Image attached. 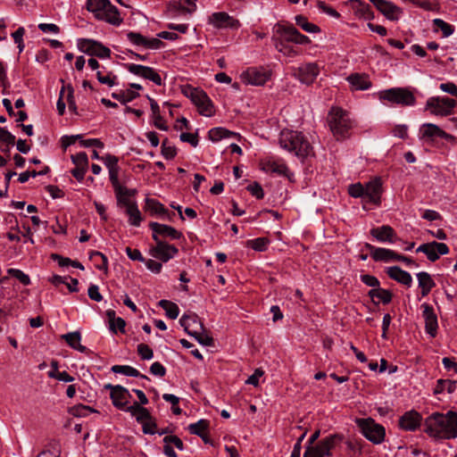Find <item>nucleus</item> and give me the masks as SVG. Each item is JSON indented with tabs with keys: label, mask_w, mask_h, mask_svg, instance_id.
Returning a JSON list of instances; mask_svg holds the SVG:
<instances>
[{
	"label": "nucleus",
	"mask_w": 457,
	"mask_h": 457,
	"mask_svg": "<svg viewBox=\"0 0 457 457\" xmlns=\"http://www.w3.org/2000/svg\"><path fill=\"white\" fill-rule=\"evenodd\" d=\"M201 115L210 117L214 113L213 104L204 90H200L192 102Z\"/></svg>",
	"instance_id": "23"
},
{
	"label": "nucleus",
	"mask_w": 457,
	"mask_h": 457,
	"mask_svg": "<svg viewBox=\"0 0 457 457\" xmlns=\"http://www.w3.org/2000/svg\"><path fill=\"white\" fill-rule=\"evenodd\" d=\"M236 135L235 132L229 131L224 128H213L208 132L209 139L213 142L220 141L222 138L235 137Z\"/></svg>",
	"instance_id": "42"
},
{
	"label": "nucleus",
	"mask_w": 457,
	"mask_h": 457,
	"mask_svg": "<svg viewBox=\"0 0 457 457\" xmlns=\"http://www.w3.org/2000/svg\"><path fill=\"white\" fill-rule=\"evenodd\" d=\"M288 42H287L284 38H275L274 39V46L275 48L282 53L285 55L287 56H295L297 54V51H295L292 46L287 45Z\"/></svg>",
	"instance_id": "49"
},
{
	"label": "nucleus",
	"mask_w": 457,
	"mask_h": 457,
	"mask_svg": "<svg viewBox=\"0 0 457 457\" xmlns=\"http://www.w3.org/2000/svg\"><path fill=\"white\" fill-rule=\"evenodd\" d=\"M279 145L285 150L294 153L299 158H305L312 147L302 132L284 129L279 135Z\"/></svg>",
	"instance_id": "2"
},
{
	"label": "nucleus",
	"mask_w": 457,
	"mask_h": 457,
	"mask_svg": "<svg viewBox=\"0 0 457 457\" xmlns=\"http://www.w3.org/2000/svg\"><path fill=\"white\" fill-rule=\"evenodd\" d=\"M422 416L420 412L411 410L404 412L399 419V428L405 431H415L421 425Z\"/></svg>",
	"instance_id": "18"
},
{
	"label": "nucleus",
	"mask_w": 457,
	"mask_h": 457,
	"mask_svg": "<svg viewBox=\"0 0 457 457\" xmlns=\"http://www.w3.org/2000/svg\"><path fill=\"white\" fill-rule=\"evenodd\" d=\"M101 160L104 162V165L109 170V178L111 183H116L119 181V171L120 167L118 165L119 159L115 155L106 154L105 156L101 157Z\"/></svg>",
	"instance_id": "30"
},
{
	"label": "nucleus",
	"mask_w": 457,
	"mask_h": 457,
	"mask_svg": "<svg viewBox=\"0 0 457 457\" xmlns=\"http://www.w3.org/2000/svg\"><path fill=\"white\" fill-rule=\"evenodd\" d=\"M382 194V181L380 178H375L364 186V204H380Z\"/></svg>",
	"instance_id": "14"
},
{
	"label": "nucleus",
	"mask_w": 457,
	"mask_h": 457,
	"mask_svg": "<svg viewBox=\"0 0 457 457\" xmlns=\"http://www.w3.org/2000/svg\"><path fill=\"white\" fill-rule=\"evenodd\" d=\"M361 280L368 287H371L373 288L380 287V282L375 276L370 274L361 275Z\"/></svg>",
	"instance_id": "62"
},
{
	"label": "nucleus",
	"mask_w": 457,
	"mask_h": 457,
	"mask_svg": "<svg viewBox=\"0 0 457 457\" xmlns=\"http://www.w3.org/2000/svg\"><path fill=\"white\" fill-rule=\"evenodd\" d=\"M187 334L195 338V340L205 346H211L213 345V338L210 337L204 328V330L193 329L191 332L187 331Z\"/></svg>",
	"instance_id": "43"
},
{
	"label": "nucleus",
	"mask_w": 457,
	"mask_h": 457,
	"mask_svg": "<svg viewBox=\"0 0 457 457\" xmlns=\"http://www.w3.org/2000/svg\"><path fill=\"white\" fill-rule=\"evenodd\" d=\"M90 259L94 262H97L98 259L101 260V262H97L96 263V268L99 270H104V271H107L108 270V259L107 257L98 252V251H95V252H92L90 253Z\"/></svg>",
	"instance_id": "52"
},
{
	"label": "nucleus",
	"mask_w": 457,
	"mask_h": 457,
	"mask_svg": "<svg viewBox=\"0 0 457 457\" xmlns=\"http://www.w3.org/2000/svg\"><path fill=\"white\" fill-rule=\"evenodd\" d=\"M356 424L365 438L375 445L381 444L386 436L385 428L373 419H357Z\"/></svg>",
	"instance_id": "5"
},
{
	"label": "nucleus",
	"mask_w": 457,
	"mask_h": 457,
	"mask_svg": "<svg viewBox=\"0 0 457 457\" xmlns=\"http://www.w3.org/2000/svg\"><path fill=\"white\" fill-rule=\"evenodd\" d=\"M97 20L104 21L115 26H119L122 22V19L120 16L118 9L112 5L111 2L108 4V6L104 8Z\"/></svg>",
	"instance_id": "31"
},
{
	"label": "nucleus",
	"mask_w": 457,
	"mask_h": 457,
	"mask_svg": "<svg viewBox=\"0 0 457 457\" xmlns=\"http://www.w3.org/2000/svg\"><path fill=\"white\" fill-rule=\"evenodd\" d=\"M381 101L401 106H412L416 103L413 93L408 87H392L378 93Z\"/></svg>",
	"instance_id": "4"
},
{
	"label": "nucleus",
	"mask_w": 457,
	"mask_h": 457,
	"mask_svg": "<svg viewBox=\"0 0 457 457\" xmlns=\"http://www.w3.org/2000/svg\"><path fill=\"white\" fill-rule=\"evenodd\" d=\"M210 422L207 420H200L195 423H192L188 426V431L198 436H202L203 434L209 428Z\"/></svg>",
	"instance_id": "50"
},
{
	"label": "nucleus",
	"mask_w": 457,
	"mask_h": 457,
	"mask_svg": "<svg viewBox=\"0 0 457 457\" xmlns=\"http://www.w3.org/2000/svg\"><path fill=\"white\" fill-rule=\"evenodd\" d=\"M78 48L79 51L91 56L95 55L99 58H109L111 56V50L108 47L104 46L102 43L93 39H79Z\"/></svg>",
	"instance_id": "7"
},
{
	"label": "nucleus",
	"mask_w": 457,
	"mask_h": 457,
	"mask_svg": "<svg viewBox=\"0 0 457 457\" xmlns=\"http://www.w3.org/2000/svg\"><path fill=\"white\" fill-rule=\"evenodd\" d=\"M424 432L428 436L453 439L457 437V412L449 411L445 414L434 412L424 422Z\"/></svg>",
	"instance_id": "1"
},
{
	"label": "nucleus",
	"mask_w": 457,
	"mask_h": 457,
	"mask_svg": "<svg viewBox=\"0 0 457 457\" xmlns=\"http://www.w3.org/2000/svg\"><path fill=\"white\" fill-rule=\"evenodd\" d=\"M417 278L419 282V287L421 289V295L427 296L432 288L436 286L435 281L431 278L430 274L426 271H421L417 273Z\"/></svg>",
	"instance_id": "36"
},
{
	"label": "nucleus",
	"mask_w": 457,
	"mask_h": 457,
	"mask_svg": "<svg viewBox=\"0 0 457 457\" xmlns=\"http://www.w3.org/2000/svg\"><path fill=\"white\" fill-rule=\"evenodd\" d=\"M295 23L297 26H299L301 29H303L304 31L309 32V33H318L320 31V29L319 26H317L314 23L309 22L307 18L303 15L295 16Z\"/></svg>",
	"instance_id": "48"
},
{
	"label": "nucleus",
	"mask_w": 457,
	"mask_h": 457,
	"mask_svg": "<svg viewBox=\"0 0 457 457\" xmlns=\"http://www.w3.org/2000/svg\"><path fill=\"white\" fill-rule=\"evenodd\" d=\"M139 96V94L133 90H127L120 93H112V97L125 104Z\"/></svg>",
	"instance_id": "51"
},
{
	"label": "nucleus",
	"mask_w": 457,
	"mask_h": 457,
	"mask_svg": "<svg viewBox=\"0 0 457 457\" xmlns=\"http://www.w3.org/2000/svg\"><path fill=\"white\" fill-rule=\"evenodd\" d=\"M162 154L167 160H171L177 155L176 147L170 145L168 138H165L162 143Z\"/></svg>",
	"instance_id": "53"
},
{
	"label": "nucleus",
	"mask_w": 457,
	"mask_h": 457,
	"mask_svg": "<svg viewBox=\"0 0 457 457\" xmlns=\"http://www.w3.org/2000/svg\"><path fill=\"white\" fill-rule=\"evenodd\" d=\"M127 69L130 73L145 79L151 80L157 86H161L162 84L160 74L152 67L129 63L127 64Z\"/></svg>",
	"instance_id": "13"
},
{
	"label": "nucleus",
	"mask_w": 457,
	"mask_h": 457,
	"mask_svg": "<svg viewBox=\"0 0 457 457\" xmlns=\"http://www.w3.org/2000/svg\"><path fill=\"white\" fill-rule=\"evenodd\" d=\"M346 79L353 90H367L372 86L369 76L365 73H353Z\"/></svg>",
	"instance_id": "26"
},
{
	"label": "nucleus",
	"mask_w": 457,
	"mask_h": 457,
	"mask_svg": "<svg viewBox=\"0 0 457 457\" xmlns=\"http://www.w3.org/2000/svg\"><path fill=\"white\" fill-rule=\"evenodd\" d=\"M179 323L187 334V331L191 332L193 329L204 330V324L195 313L184 314L180 318Z\"/></svg>",
	"instance_id": "32"
},
{
	"label": "nucleus",
	"mask_w": 457,
	"mask_h": 457,
	"mask_svg": "<svg viewBox=\"0 0 457 457\" xmlns=\"http://www.w3.org/2000/svg\"><path fill=\"white\" fill-rule=\"evenodd\" d=\"M111 370L114 373L149 379L147 376L141 374L137 369L129 365H113Z\"/></svg>",
	"instance_id": "39"
},
{
	"label": "nucleus",
	"mask_w": 457,
	"mask_h": 457,
	"mask_svg": "<svg viewBox=\"0 0 457 457\" xmlns=\"http://www.w3.org/2000/svg\"><path fill=\"white\" fill-rule=\"evenodd\" d=\"M126 213L129 218V222L130 225L135 227H138L140 225L142 221V216L136 203L126 208Z\"/></svg>",
	"instance_id": "45"
},
{
	"label": "nucleus",
	"mask_w": 457,
	"mask_h": 457,
	"mask_svg": "<svg viewBox=\"0 0 457 457\" xmlns=\"http://www.w3.org/2000/svg\"><path fill=\"white\" fill-rule=\"evenodd\" d=\"M456 104V101L453 98L432 96L427 100L426 109L430 110L434 115L448 116L453 112Z\"/></svg>",
	"instance_id": "6"
},
{
	"label": "nucleus",
	"mask_w": 457,
	"mask_h": 457,
	"mask_svg": "<svg viewBox=\"0 0 457 457\" xmlns=\"http://www.w3.org/2000/svg\"><path fill=\"white\" fill-rule=\"evenodd\" d=\"M246 189L257 199H262L264 196L263 189L257 182H253V184L248 185Z\"/></svg>",
	"instance_id": "63"
},
{
	"label": "nucleus",
	"mask_w": 457,
	"mask_h": 457,
	"mask_svg": "<svg viewBox=\"0 0 457 457\" xmlns=\"http://www.w3.org/2000/svg\"><path fill=\"white\" fill-rule=\"evenodd\" d=\"M422 317L425 320V330L431 337H436L438 323L437 317L434 312V308L427 303L421 304Z\"/></svg>",
	"instance_id": "21"
},
{
	"label": "nucleus",
	"mask_w": 457,
	"mask_h": 457,
	"mask_svg": "<svg viewBox=\"0 0 457 457\" xmlns=\"http://www.w3.org/2000/svg\"><path fill=\"white\" fill-rule=\"evenodd\" d=\"M109 0H87V9L88 12H93L97 19L102 12L108 6Z\"/></svg>",
	"instance_id": "41"
},
{
	"label": "nucleus",
	"mask_w": 457,
	"mask_h": 457,
	"mask_svg": "<svg viewBox=\"0 0 457 457\" xmlns=\"http://www.w3.org/2000/svg\"><path fill=\"white\" fill-rule=\"evenodd\" d=\"M142 424V430L144 434L154 435L157 432V424L155 420L152 418V420H148L144 421Z\"/></svg>",
	"instance_id": "64"
},
{
	"label": "nucleus",
	"mask_w": 457,
	"mask_h": 457,
	"mask_svg": "<svg viewBox=\"0 0 457 457\" xmlns=\"http://www.w3.org/2000/svg\"><path fill=\"white\" fill-rule=\"evenodd\" d=\"M15 143V137L4 128H0V145L12 146Z\"/></svg>",
	"instance_id": "56"
},
{
	"label": "nucleus",
	"mask_w": 457,
	"mask_h": 457,
	"mask_svg": "<svg viewBox=\"0 0 457 457\" xmlns=\"http://www.w3.org/2000/svg\"><path fill=\"white\" fill-rule=\"evenodd\" d=\"M104 387L110 390V397L114 407L119 410H124L129 403V399L131 397L129 391L120 385L112 386L107 384Z\"/></svg>",
	"instance_id": "12"
},
{
	"label": "nucleus",
	"mask_w": 457,
	"mask_h": 457,
	"mask_svg": "<svg viewBox=\"0 0 457 457\" xmlns=\"http://www.w3.org/2000/svg\"><path fill=\"white\" fill-rule=\"evenodd\" d=\"M386 274L388 277L400 284H403L408 287L411 286L412 278L411 274L403 270H402L399 266H392L387 268Z\"/></svg>",
	"instance_id": "27"
},
{
	"label": "nucleus",
	"mask_w": 457,
	"mask_h": 457,
	"mask_svg": "<svg viewBox=\"0 0 457 457\" xmlns=\"http://www.w3.org/2000/svg\"><path fill=\"white\" fill-rule=\"evenodd\" d=\"M96 78L100 83L105 84L109 87L114 86L117 79V77L112 72H109L107 75H103L101 71L96 72Z\"/></svg>",
	"instance_id": "59"
},
{
	"label": "nucleus",
	"mask_w": 457,
	"mask_h": 457,
	"mask_svg": "<svg viewBox=\"0 0 457 457\" xmlns=\"http://www.w3.org/2000/svg\"><path fill=\"white\" fill-rule=\"evenodd\" d=\"M62 338L65 340L69 346L80 353L87 354H89L91 353V351L88 348L80 345L81 335L79 331L70 332L65 335H62Z\"/></svg>",
	"instance_id": "33"
},
{
	"label": "nucleus",
	"mask_w": 457,
	"mask_h": 457,
	"mask_svg": "<svg viewBox=\"0 0 457 457\" xmlns=\"http://www.w3.org/2000/svg\"><path fill=\"white\" fill-rule=\"evenodd\" d=\"M433 26L434 31L441 30L444 37H450L454 32L453 25L439 18L433 20Z\"/></svg>",
	"instance_id": "46"
},
{
	"label": "nucleus",
	"mask_w": 457,
	"mask_h": 457,
	"mask_svg": "<svg viewBox=\"0 0 457 457\" xmlns=\"http://www.w3.org/2000/svg\"><path fill=\"white\" fill-rule=\"evenodd\" d=\"M158 304L165 311L170 319L175 320L179 316V309L176 303L168 300H161Z\"/></svg>",
	"instance_id": "47"
},
{
	"label": "nucleus",
	"mask_w": 457,
	"mask_h": 457,
	"mask_svg": "<svg viewBox=\"0 0 457 457\" xmlns=\"http://www.w3.org/2000/svg\"><path fill=\"white\" fill-rule=\"evenodd\" d=\"M170 12L193 13L196 10V4L190 0H179L169 2L167 5Z\"/></svg>",
	"instance_id": "29"
},
{
	"label": "nucleus",
	"mask_w": 457,
	"mask_h": 457,
	"mask_svg": "<svg viewBox=\"0 0 457 457\" xmlns=\"http://www.w3.org/2000/svg\"><path fill=\"white\" fill-rule=\"evenodd\" d=\"M328 123L331 132L337 140L348 137L352 123L347 113L343 109L333 107L328 112Z\"/></svg>",
	"instance_id": "3"
},
{
	"label": "nucleus",
	"mask_w": 457,
	"mask_h": 457,
	"mask_svg": "<svg viewBox=\"0 0 457 457\" xmlns=\"http://www.w3.org/2000/svg\"><path fill=\"white\" fill-rule=\"evenodd\" d=\"M449 251V247L446 244L438 243L436 241L422 244L416 250L418 253H425L427 258L432 262L437 261L440 255L447 254Z\"/></svg>",
	"instance_id": "10"
},
{
	"label": "nucleus",
	"mask_w": 457,
	"mask_h": 457,
	"mask_svg": "<svg viewBox=\"0 0 457 457\" xmlns=\"http://www.w3.org/2000/svg\"><path fill=\"white\" fill-rule=\"evenodd\" d=\"M271 76L270 71L263 67H250L243 74V80L251 85L262 86Z\"/></svg>",
	"instance_id": "8"
},
{
	"label": "nucleus",
	"mask_w": 457,
	"mask_h": 457,
	"mask_svg": "<svg viewBox=\"0 0 457 457\" xmlns=\"http://www.w3.org/2000/svg\"><path fill=\"white\" fill-rule=\"evenodd\" d=\"M422 137L428 138H448L449 135L440 129L437 125L433 123H425L421 129Z\"/></svg>",
	"instance_id": "35"
},
{
	"label": "nucleus",
	"mask_w": 457,
	"mask_h": 457,
	"mask_svg": "<svg viewBox=\"0 0 457 457\" xmlns=\"http://www.w3.org/2000/svg\"><path fill=\"white\" fill-rule=\"evenodd\" d=\"M457 388V380H450V379H438L436 381V386L434 389V394H441L445 390H446L449 394H453L455 392Z\"/></svg>",
	"instance_id": "40"
},
{
	"label": "nucleus",
	"mask_w": 457,
	"mask_h": 457,
	"mask_svg": "<svg viewBox=\"0 0 457 457\" xmlns=\"http://www.w3.org/2000/svg\"><path fill=\"white\" fill-rule=\"evenodd\" d=\"M145 210L150 212L152 215L160 214L166 215L169 220H171V216L170 215L168 210L164 207L162 204H161L158 200L154 198H146L145 199Z\"/></svg>",
	"instance_id": "37"
},
{
	"label": "nucleus",
	"mask_w": 457,
	"mask_h": 457,
	"mask_svg": "<svg viewBox=\"0 0 457 457\" xmlns=\"http://www.w3.org/2000/svg\"><path fill=\"white\" fill-rule=\"evenodd\" d=\"M137 353L142 360H151L154 357L153 350L145 344H139L137 345Z\"/></svg>",
	"instance_id": "60"
},
{
	"label": "nucleus",
	"mask_w": 457,
	"mask_h": 457,
	"mask_svg": "<svg viewBox=\"0 0 457 457\" xmlns=\"http://www.w3.org/2000/svg\"><path fill=\"white\" fill-rule=\"evenodd\" d=\"M210 21L218 29H238L240 27L238 20L224 12L212 13L210 17Z\"/></svg>",
	"instance_id": "20"
},
{
	"label": "nucleus",
	"mask_w": 457,
	"mask_h": 457,
	"mask_svg": "<svg viewBox=\"0 0 457 457\" xmlns=\"http://www.w3.org/2000/svg\"><path fill=\"white\" fill-rule=\"evenodd\" d=\"M278 32L284 35L287 42H293L299 45H307L311 42L307 36L300 33L293 25L279 26Z\"/></svg>",
	"instance_id": "22"
},
{
	"label": "nucleus",
	"mask_w": 457,
	"mask_h": 457,
	"mask_svg": "<svg viewBox=\"0 0 457 457\" xmlns=\"http://www.w3.org/2000/svg\"><path fill=\"white\" fill-rule=\"evenodd\" d=\"M370 234L379 242L394 243L396 238L394 228L388 225L374 228L370 230Z\"/></svg>",
	"instance_id": "28"
},
{
	"label": "nucleus",
	"mask_w": 457,
	"mask_h": 457,
	"mask_svg": "<svg viewBox=\"0 0 457 457\" xmlns=\"http://www.w3.org/2000/svg\"><path fill=\"white\" fill-rule=\"evenodd\" d=\"M154 242L156 245L150 248L149 253L153 257L162 261V262H169L179 253V249L173 245H170L165 241Z\"/></svg>",
	"instance_id": "11"
},
{
	"label": "nucleus",
	"mask_w": 457,
	"mask_h": 457,
	"mask_svg": "<svg viewBox=\"0 0 457 457\" xmlns=\"http://www.w3.org/2000/svg\"><path fill=\"white\" fill-rule=\"evenodd\" d=\"M386 19L390 21H398L403 12L402 9L386 0H369Z\"/></svg>",
	"instance_id": "16"
},
{
	"label": "nucleus",
	"mask_w": 457,
	"mask_h": 457,
	"mask_svg": "<svg viewBox=\"0 0 457 457\" xmlns=\"http://www.w3.org/2000/svg\"><path fill=\"white\" fill-rule=\"evenodd\" d=\"M335 436H327L314 446L322 457L331 455V450L335 446Z\"/></svg>",
	"instance_id": "38"
},
{
	"label": "nucleus",
	"mask_w": 457,
	"mask_h": 457,
	"mask_svg": "<svg viewBox=\"0 0 457 457\" xmlns=\"http://www.w3.org/2000/svg\"><path fill=\"white\" fill-rule=\"evenodd\" d=\"M112 186L113 187L119 207L128 208V206L135 204V202L130 201L129 198L137 195V189L122 187L120 184V181L112 183Z\"/></svg>",
	"instance_id": "19"
},
{
	"label": "nucleus",
	"mask_w": 457,
	"mask_h": 457,
	"mask_svg": "<svg viewBox=\"0 0 457 457\" xmlns=\"http://www.w3.org/2000/svg\"><path fill=\"white\" fill-rule=\"evenodd\" d=\"M368 295L371 298L374 304L378 305L380 302L387 304L392 301L393 294L381 287L372 288L369 291Z\"/></svg>",
	"instance_id": "34"
},
{
	"label": "nucleus",
	"mask_w": 457,
	"mask_h": 457,
	"mask_svg": "<svg viewBox=\"0 0 457 457\" xmlns=\"http://www.w3.org/2000/svg\"><path fill=\"white\" fill-rule=\"evenodd\" d=\"M348 193L353 197H361L364 202V186L361 183L351 185L349 187Z\"/></svg>",
	"instance_id": "61"
},
{
	"label": "nucleus",
	"mask_w": 457,
	"mask_h": 457,
	"mask_svg": "<svg viewBox=\"0 0 457 457\" xmlns=\"http://www.w3.org/2000/svg\"><path fill=\"white\" fill-rule=\"evenodd\" d=\"M71 161L76 167H88V158L85 152H80L75 155H71Z\"/></svg>",
	"instance_id": "58"
},
{
	"label": "nucleus",
	"mask_w": 457,
	"mask_h": 457,
	"mask_svg": "<svg viewBox=\"0 0 457 457\" xmlns=\"http://www.w3.org/2000/svg\"><path fill=\"white\" fill-rule=\"evenodd\" d=\"M320 73L317 63L309 62L301 65L295 71L294 75L303 84L310 85L313 83Z\"/></svg>",
	"instance_id": "17"
},
{
	"label": "nucleus",
	"mask_w": 457,
	"mask_h": 457,
	"mask_svg": "<svg viewBox=\"0 0 457 457\" xmlns=\"http://www.w3.org/2000/svg\"><path fill=\"white\" fill-rule=\"evenodd\" d=\"M149 228L153 232L152 237L154 241H162L161 237L173 240L183 237V234L180 231L169 225L152 221L149 223Z\"/></svg>",
	"instance_id": "9"
},
{
	"label": "nucleus",
	"mask_w": 457,
	"mask_h": 457,
	"mask_svg": "<svg viewBox=\"0 0 457 457\" xmlns=\"http://www.w3.org/2000/svg\"><path fill=\"white\" fill-rule=\"evenodd\" d=\"M374 253L372 254V259L375 262H388L390 261H394V255H395V252L390 249L378 247L377 250H374Z\"/></svg>",
	"instance_id": "44"
},
{
	"label": "nucleus",
	"mask_w": 457,
	"mask_h": 457,
	"mask_svg": "<svg viewBox=\"0 0 457 457\" xmlns=\"http://www.w3.org/2000/svg\"><path fill=\"white\" fill-rule=\"evenodd\" d=\"M127 38L131 44L145 49H160L164 46V43L159 38H147L142 34L134 31L127 33Z\"/></svg>",
	"instance_id": "15"
},
{
	"label": "nucleus",
	"mask_w": 457,
	"mask_h": 457,
	"mask_svg": "<svg viewBox=\"0 0 457 457\" xmlns=\"http://www.w3.org/2000/svg\"><path fill=\"white\" fill-rule=\"evenodd\" d=\"M261 168L266 173H275L280 176H287L288 168L281 160L267 159L262 161Z\"/></svg>",
	"instance_id": "25"
},
{
	"label": "nucleus",
	"mask_w": 457,
	"mask_h": 457,
	"mask_svg": "<svg viewBox=\"0 0 457 457\" xmlns=\"http://www.w3.org/2000/svg\"><path fill=\"white\" fill-rule=\"evenodd\" d=\"M7 273L18 279L24 286L30 284L29 277L21 270L11 268L7 270Z\"/></svg>",
	"instance_id": "55"
},
{
	"label": "nucleus",
	"mask_w": 457,
	"mask_h": 457,
	"mask_svg": "<svg viewBox=\"0 0 457 457\" xmlns=\"http://www.w3.org/2000/svg\"><path fill=\"white\" fill-rule=\"evenodd\" d=\"M93 412H96V410L84 404L75 405L71 410V413L76 417H86Z\"/></svg>",
	"instance_id": "54"
},
{
	"label": "nucleus",
	"mask_w": 457,
	"mask_h": 457,
	"mask_svg": "<svg viewBox=\"0 0 457 457\" xmlns=\"http://www.w3.org/2000/svg\"><path fill=\"white\" fill-rule=\"evenodd\" d=\"M269 240L265 237H258L248 242V245L255 251L262 252L267 249Z\"/></svg>",
	"instance_id": "57"
},
{
	"label": "nucleus",
	"mask_w": 457,
	"mask_h": 457,
	"mask_svg": "<svg viewBox=\"0 0 457 457\" xmlns=\"http://www.w3.org/2000/svg\"><path fill=\"white\" fill-rule=\"evenodd\" d=\"M201 115L210 117L214 113L213 104L204 90H200L192 102Z\"/></svg>",
	"instance_id": "24"
}]
</instances>
